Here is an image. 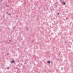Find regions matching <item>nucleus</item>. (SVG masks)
<instances>
[{
    "mask_svg": "<svg viewBox=\"0 0 73 73\" xmlns=\"http://www.w3.org/2000/svg\"><path fill=\"white\" fill-rule=\"evenodd\" d=\"M1 31V29H0V31Z\"/></svg>",
    "mask_w": 73,
    "mask_h": 73,
    "instance_id": "nucleus-24",
    "label": "nucleus"
},
{
    "mask_svg": "<svg viewBox=\"0 0 73 73\" xmlns=\"http://www.w3.org/2000/svg\"><path fill=\"white\" fill-rule=\"evenodd\" d=\"M19 49H20V48H18V50H19Z\"/></svg>",
    "mask_w": 73,
    "mask_h": 73,
    "instance_id": "nucleus-23",
    "label": "nucleus"
},
{
    "mask_svg": "<svg viewBox=\"0 0 73 73\" xmlns=\"http://www.w3.org/2000/svg\"><path fill=\"white\" fill-rule=\"evenodd\" d=\"M9 41H11V40H9Z\"/></svg>",
    "mask_w": 73,
    "mask_h": 73,
    "instance_id": "nucleus-22",
    "label": "nucleus"
},
{
    "mask_svg": "<svg viewBox=\"0 0 73 73\" xmlns=\"http://www.w3.org/2000/svg\"><path fill=\"white\" fill-rule=\"evenodd\" d=\"M9 16H11V14H9Z\"/></svg>",
    "mask_w": 73,
    "mask_h": 73,
    "instance_id": "nucleus-7",
    "label": "nucleus"
},
{
    "mask_svg": "<svg viewBox=\"0 0 73 73\" xmlns=\"http://www.w3.org/2000/svg\"><path fill=\"white\" fill-rule=\"evenodd\" d=\"M27 29H28V27H27Z\"/></svg>",
    "mask_w": 73,
    "mask_h": 73,
    "instance_id": "nucleus-19",
    "label": "nucleus"
},
{
    "mask_svg": "<svg viewBox=\"0 0 73 73\" xmlns=\"http://www.w3.org/2000/svg\"><path fill=\"white\" fill-rule=\"evenodd\" d=\"M7 69H9V67H7Z\"/></svg>",
    "mask_w": 73,
    "mask_h": 73,
    "instance_id": "nucleus-16",
    "label": "nucleus"
},
{
    "mask_svg": "<svg viewBox=\"0 0 73 73\" xmlns=\"http://www.w3.org/2000/svg\"><path fill=\"white\" fill-rule=\"evenodd\" d=\"M57 6H55V8H57Z\"/></svg>",
    "mask_w": 73,
    "mask_h": 73,
    "instance_id": "nucleus-8",
    "label": "nucleus"
},
{
    "mask_svg": "<svg viewBox=\"0 0 73 73\" xmlns=\"http://www.w3.org/2000/svg\"><path fill=\"white\" fill-rule=\"evenodd\" d=\"M58 15H59V13H58Z\"/></svg>",
    "mask_w": 73,
    "mask_h": 73,
    "instance_id": "nucleus-20",
    "label": "nucleus"
},
{
    "mask_svg": "<svg viewBox=\"0 0 73 73\" xmlns=\"http://www.w3.org/2000/svg\"><path fill=\"white\" fill-rule=\"evenodd\" d=\"M64 1L63 0H60V3H63V2H64Z\"/></svg>",
    "mask_w": 73,
    "mask_h": 73,
    "instance_id": "nucleus-3",
    "label": "nucleus"
},
{
    "mask_svg": "<svg viewBox=\"0 0 73 73\" xmlns=\"http://www.w3.org/2000/svg\"><path fill=\"white\" fill-rule=\"evenodd\" d=\"M21 65H23V64H21Z\"/></svg>",
    "mask_w": 73,
    "mask_h": 73,
    "instance_id": "nucleus-21",
    "label": "nucleus"
},
{
    "mask_svg": "<svg viewBox=\"0 0 73 73\" xmlns=\"http://www.w3.org/2000/svg\"><path fill=\"white\" fill-rule=\"evenodd\" d=\"M61 69H63V68H62V67H61Z\"/></svg>",
    "mask_w": 73,
    "mask_h": 73,
    "instance_id": "nucleus-17",
    "label": "nucleus"
},
{
    "mask_svg": "<svg viewBox=\"0 0 73 73\" xmlns=\"http://www.w3.org/2000/svg\"><path fill=\"white\" fill-rule=\"evenodd\" d=\"M2 1H3V0H0L1 2H2Z\"/></svg>",
    "mask_w": 73,
    "mask_h": 73,
    "instance_id": "nucleus-11",
    "label": "nucleus"
},
{
    "mask_svg": "<svg viewBox=\"0 0 73 73\" xmlns=\"http://www.w3.org/2000/svg\"><path fill=\"white\" fill-rule=\"evenodd\" d=\"M69 47L70 48H71V46H69Z\"/></svg>",
    "mask_w": 73,
    "mask_h": 73,
    "instance_id": "nucleus-12",
    "label": "nucleus"
},
{
    "mask_svg": "<svg viewBox=\"0 0 73 73\" xmlns=\"http://www.w3.org/2000/svg\"><path fill=\"white\" fill-rule=\"evenodd\" d=\"M72 42H73V40H72Z\"/></svg>",
    "mask_w": 73,
    "mask_h": 73,
    "instance_id": "nucleus-27",
    "label": "nucleus"
},
{
    "mask_svg": "<svg viewBox=\"0 0 73 73\" xmlns=\"http://www.w3.org/2000/svg\"><path fill=\"white\" fill-rule=\"evenodd\" d=\"M66 20H68V18H66Z\"/></svg>",
    "mask_w": 73,
    "mask_h": 73,
    "instance_id": "nucleus-13",
    "label": "nucleus"
},
{
    "mask_svg": "<svg viewBox=\"0 0 73 73\" xmlns=\"http://www.w3.org/2000/svg\"><path fill=\"white\" fill-rule=\"evenodd\" d=\"M13 32H14V31L13 30Z\"/></svg>",
    "mask_w": 73,
    "mask_h": 73,
    "instance_id": "nucleus-26",
    "label": "nucleus"
},
{
    "mask_svg": "<svg viewBox=\"0 0 73 73\" xmlns=\"http://www.w3.org/2000/svg\"><path fill=\"white\" fill-rule=\"evenodd\" d=\"M68 46H69V44H68Z\"/></svg>",
    "mask_w": 73,
    "mask_h": 73,
    "instance_id": "nucleus-10",
    "label": "nucleus"
},
{
    "mask_svg": "<svg viewBox=\"0 0 73 73\" xmlns=\"http://www.w3.org/2000/svg\"><path fill=\"white\" fill-rule=\"evenodd\" d=\"M28 31V30H27V31Z\"/></svg>",
    "mask_w": 73,
    "mask_h": 73,
    "instance_id": "nucleus-25",
    "label": "nucleus"
},
{
    "mask_svg": "<svg viewBox=\"0 0 73 73\" xmlns=\"http://www.w3.org/2000/svg\"><path fill=\"white\" fill-rule=\"evenodd\" d=\"M47 63H48V64H50V61H48L47 62Z\"/></svg>",
    "mask_w": 73,
    "mask_h": 73,
    "instance_id": "nucleus-5",
    "label": "nucleus"
},
{
    "mask_svg": "<svg viewBox=\"0 0 73 73\" xmlns=\"http://www.w3.org/2000/svg\"><path fill=\"white\" fill-rule=\"evenodd\" d=\"M5 4H6V3H3V4H5V5H5Z\"/></svg>",
    "mask_w": 73,
    "mask_h": 73,
    "instance_id": "nucleus-15",
    "label": "nucleus"
},
{
    "mask_svg": "<svg viewBox=\"0 0 73 73\" xmlns=\"http://www.w3.org/2000/svg\"><path fill=\"white\" fill-rule=\"evenodd\" d=\"M7 44H9V42H7Z\"/></svg>",
    "mask_w": 73,
    "mask_h": 73,
    "instance_id": "nucleus-18",
    "label": "nucleus"
},
{
    "mask_svg": "<svg viewBox=\"0 0 73 73\" xmlns=\"http://www.w3.org/2000/svg\"><path fill=\"white\" fill-rule=\"evenodd\" d=\"M15 28H16V27H14L13 28V29H15Z\"/></svg>",
    "mask_w": 73,
    "mask_h": 73,
    "instance_id": "nucleus-6",
    "label": "nucleus"
},
{
    "mask_svg": "<svg viewBox=\"0 0 73 73\" xmlns=\"http://www.w3.org/2000/svg\"><path fill=\"white\" fill-rule=\"evenodd\" d=\"M15 62V60H13L12 61H11V64H12L13 63H14Z\"/></svg>",
    "mask_w": 73,
    "mask_h": 73,
    "instance_id": "nucleus-1",
    "label": "nucleus"
},
{
    "mask_svg": "<svg viewBox=\"0 0 73 73\" xmlns=\"http://www.w3.org/2000/svg\"><path fill=\"white\" fill-rule=\"evenodd\" d=\"M3 17H5V15H3Z\"/></svg>",
    "mask_w": 73,
    "mask_h": 73,
    "instance_id": "nucleus-14",
    "label": "nucleus"
},
{
    "mask_svg": "<svg viewBox=\"0 0 73 73\" xmlns=\"http://www.w3.org/2000/svg\"><path fill=\"white\" fill-rule=\"evenodd\" d=\"M63 5H66V3H65V2H64V1L63 2Z\"/></svg>",
    "mask_w": 73,
    "mask_h": 73,
    "instance_id": "nucleus-2",
    "label": "nucleus"
},
{
    "mask_svg": "<svg viewBox=\"0 0 73 73\" xmlns=\"http://www.w3.org/2000/svg\"><path fill=\"white\" fill-rule=\"evenodd\" d=\"M6 13H7V15H9V13H8V12Z\"/></svg>",
    "mask_w": 73,
    "mask_h": 73,
    "instance_id": "nucleus-9",
    "label": "nucleus"
},
{
    "mask_svg": "<svg viewBox=\"0 0 73 73\" xmlns=\"http://www.w3.org/2000/svg\"><path fill=\"white\" fill-rule=\"evenodd\" d=\"M5 5L6 6V7H9V5H7V4H5Z\"/></svg>",
    "mask_w": 73,
    "mask_h": 73,
    "instance_id": "nucleus-4",
    "label": "nucleus"
}]
</instances>
